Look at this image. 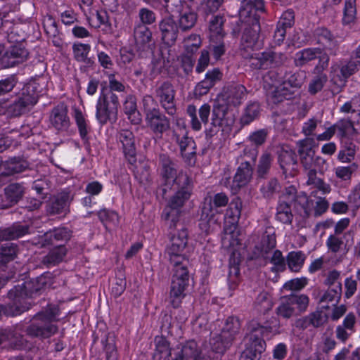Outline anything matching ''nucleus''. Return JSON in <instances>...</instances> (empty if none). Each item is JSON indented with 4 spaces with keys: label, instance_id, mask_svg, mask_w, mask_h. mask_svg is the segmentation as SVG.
<instances>
[{
    "label": "nucleus",
    "instance_id": "nucleus-1",
    "mask_svg": "<svg viewBox=\"0 0 360 360\" xmlns=\"http://www.w3.org/2000/svg\"><path fill=\"white\" fill-rule=\"evenodd\" d=\"M172 186L176 192L170 198L162 214V219L167 221L171 229L178 226L181 208L191 195L192 181L186 172L181 170L179 175L176 176Z\"/></svg>",
    "mask_w": 360,
    "mask_h": 360
},
{
    "label": "nucleus",
    "instance_id": "nucleus-2",
    "mask_svg": "<svg viewBox=\"0 0 360 360\" xmlns=\"http://www.w3.org/2000/svg\"><path fill=\"white\" fill-rule=\"evenodd\" d=\"M42 280V278H39L36 280L25 281L11 289L8 293L11 302L6 307L7 314L11 316H17L28 310L31 307L28 300L39 294L43 289Z\"/></svg>",
    "mask_w": 360,
    "mask_h": 360
},
{
    "label": "nucleus",
    "instance_id": "nucleus-3",
    "mask_svg": "<svg viewBox=\"0 0 360 360\" xmlns=\"http://www.w3.org/2000/svg\"><path fill=\"white\" fill-rule=\"evenodd\" d=\"M270 333V328L263 326L256 321H250L244 339L246 347L242 352L240 360H259L262 353L266 349L264 338Z\"/></svg>",
    "mask_w": 360,
    "mask_h": 360
},
{
    "label": "nucleus",
    "instance_id": "nucleus-4",
    "mask_svg": "<svg viewBox=\"0 0 360 360\" xmlns=\"http://www.w3.org/2000/svg\"><path fill=\"white\" fill-rule=\"evenodd\" d=\"M58 315V309L56 307H49L38 312L33 316L31 324L26 328L27 335L42 339L53 336L58 330V326L53 323L57 320Z\"/></svg>",
    "mask_w": 360,
    "mask_h": 360
},
{
    "label": "nucleus",
    "instance_id": "nucleus-5",
    "mask_svg": "<svg viewBox=\"0 0 360 360\" xmlns=\"http://www.w3.org/2000/svg\"><path fill=\"white\" fill-rule=\"evenodd\" d=\"M170 243L166 248V255L169 263L172 266H176L182 263H188L184 250L188 243L187 229L178 222L176 228L170 229Z\"/></svg>",
    "mask_w": 360,
    "mask_h": 360
},
{
    "label": "nucleus",
    "instance_id": "nucleus-6",
    "mask_svg": "<svg viewBox=\"0 0 360 360\" xmlns=\"http://www.w3.org/2000/svg\"><path fill=\"white\" fill-rule=\"evenodd\" d=\"M305 73L302 71L286 72L282 77V82L271 91L273 102L280 103L284 99H290L302 86L305 80Z\"/></svg>",
    "mask_w": 360,
    "mask_h": 360
},
{
    "label": "nucleus",
    "instance_id": "nucleus-7",
    "mask_svg": "<svg viewBox=\"0 0 360 360\" xmlns=\"http://www.w3.org/2000/svg\"><path fill=\"white\" fill-rule=\"evenodd\" d=\"M188 263H182L174 267V274L169 291V302L174 308H179L186 297V290L189 283Z\"/></svg>",
    "mask_w": 360,
    "mask_h": 360
},
{
    "label": "nucleus",
    "instance_id": "nucleus-8",
    "mask_svg": "<svg viewBox=\"0 0 360 360\" xmlns=\"http://www.w3.org/2000/svg\"><path fill=\"white\" fill-rule=\"evenodd\" d=\"M228 202L229 198L224 193L215 194L212 199H205L199 220V227L202 231L207 233L212 226L217 224L218 219L216 217L219 212L217 208L226 206Z\"/></svg>",
    "mask_w": 360,
    "mask_h": 360
},
{
    "label": "nucleus",
    "instance_id": "nucleus-9",
    "mask_svg": "<svg viewBox=\"0 0 360 360\" xmlns=\"http://www.w3.org/2000/svg\"><path fill=\"white\" fill-rule=\"evenodd\" d=\"M259 15L253 18H243L247 27L244 29L240 46V51L242 57L250 56V52L257 51L262 46L259 41L260 25Z\"/></svg>",
    "mask_w": 360,
    "mask_h": 360
},
{
    "label": "nucleus",
    "instance_id": "nucleus-10",
    "mask_svg": "<svg viewBox=\"0 0 360 360\" xmlns=\"http://www.w3.org/2000/svg\"><path fill=\"white\" fill-rule=\"evenodd\" d=\"M119 100L117 96L111 91L102 90L98 98L96 108V117L101 124L117 119Z\"/></svg>",
    "mask_w": 360,
    "mask_h": 360
},
{
    "label": "nucleus",
    "instance_id": "nucleus-11",
    "mask_svg": "<svg viewBox=\"0 0 360 360\" xmlns=\"http://www.w3.org/2000/svg\"><path fill=\"white\" fill-rule=\"evenodd\" d=\"M296 145L300 163L305 172L316 167L319 168V170L324 169V166L327 165L326 161L320 156H315V151L313 150L314 146L313 138H304L298 141Z\"/></svg>",
    "mask_w": 360,
    "mask_h": 360
},
{
    "label": "nucleus",
    "instance_id": "nucleus-12",
    "mask_svg": "<svg viewBox=\"0 0 360 360\" xmlns=\"http://www.w3.org/2000/svg\"><path fill=\"white\" fill-rule=\"evenodd\" d=\"M319 59L317 65L315 66L314 73H320L326 70L329 65V55L323 53L320 48H307L304 49L295 55V65L297 67H303L315 59Z\"/></svg>",
    "mask_w": 360,
    "mask_h": 360
},
{
    "label": "nucleus",
    "instance_id": "nucleus-13",
    "mask_svg": "<svg viewBox=\"0 0 360 360\" xmlns=\"http://www.w3.org/2000/svg\"><path fill=\"white\" fill-rule=\"evenodd\" d=\"M230 108L223 100L217 99L212 110L210 129L211 133L216 134L220 129L224 130L225 128L233 124L234 117L230 112Z\"/></svg>",
    "mask_w": 360,
    "mask_h": 360
},
{
    "label": "nucleus",
    "instance_id": "nucleus-14",
    "mask_svg": "<svg viewBox=\"0 0 360 360\" xmlns=\"http://www.w3.org/2000/svg\"><path fill=\"white\" fill-rule=\"evenodd\" d=\"M37 94L32 85H27L19 92L13 103L8 108V112L13 117H18L26 112L30 106L37 103Z\"/></svg>",
    "mask_w": 360,
    "mask_h": 360
},
{
    "label": "nucleus",
    "instance_id": "nucleus-15",
    "mask_svg": "<svg viewBox=\"0 0 360 360\" xmlns=\"http://www.w3.org/2000/svg\"><path fill=\"white\" fill-rule=\"evenodd\" d=\"M154 96L167 114L174 115L176 113V90L170 82H157L154 90Z\"/></svg>",
    "mask_w": 360,
    "mask_h": 360
},
{
    "label": "nucleus",
    "instance_id": "nucleus-16",
    "mask_svg": "<svg viewBox=\"0 0 360 360\" xmlns=\"http://www.w3.org/2000/svg\"><path fill=\"white\" fill-rule=\"evenodd\" d=\"M276 240L275 232L272 228H268L262 234L259 243H258L252 251V259L262 258L267 259L276 248Z\"/></svg>",
    "mask_w": 360,
    "mask_h": 360
},
{
    "label": "nucleus",
    "instance_id": "nucleus-17",
    "mask_svg": "<svg viewBox=\"0 0 360 360\" xmlns=\"http://www.w3.org/2000/svg\"><path fill=\"white\" fill-rule=\"evenodd\" d=\"M116 138L119 144L121 145L123 153L131 164L136 161V147L135 143V136L132 131L128 129L120 130Z\"/></svg>",
    "mask_w": 360,
    "mask_h": 360
},
{
    "label": "nucleus",
    "instance_id": "nucleus-18",
    "mask_svg": "<svg viewBox=\"0 0 360 360\" xmlns=\"http://www.w3.org/2000/svg\"><path fill=\"white\" fill-rule=\"evenodd\" d=\"M29 51L24 44L11 45L1 58L2 64L5 68L13 67L26 61Z\"/></svg>",
    "mask_w": 360,
    "mask_h": 360
},
{
    "label": "nucleus",
    "instance_id": "nucleus-19",
    "mask_svg": "<svg viewBox=\"0 0 360 360\" xmlns=\"http://www.w3.org/2000/svg\"><path fill=\"white\" fill-rule=\"evenodd\" d=\"M146 122L152 132L158 138L170 128V122L160 110H155L146 117Z\"/></svg>",
    "mask_w": 360,
    "mask_h": 360
},
{
    "label": "nucleus",
    "instance_id": "nucleus-20",
    "mask_svg": "<svg viewBox=\"0 0 360 360\" xmlns=\"http://www.w3.org/2000/svg\"><path fill=\"white\" fill-rule=\"evenodd\" d=\"M252 174L253 169L251 162L247 160L241 162L233 179L232 192L236 193L241 188L247 186L252 179Z\"/></svg>",
    "mask_w": 360,
    "mask_h": 360
},
{
    "label": "nucleus",
    "instance_id": "nucleus-21",
    "mask_svg": "<svg viewBox=\"0 0 360 360\" xmlns=\"http://www.w3.org/2000/svg\"><path fill=\"white\" fill-rule=\"evenodd\" d=\"M246 92V88L243 85L233 84L228 86L217 99L223 100L229 108L237 106L242 103Z\"/></svg>",
    "mask_w": 360,
    "mask_h": 360
},
{
    "label": "nucleus",
    "instance_id": "nucleus-22",
    "mask_svg": "<svg viewBox=\"0 0 360 360\" xmlns=\"http://www.w3.org/2000/svg\"><path fill=\"white\" fill-rule=\"evenodd\" d=\"M278 162L284 174L294 175L297 165V155L294 150L288 147L281 148L278 152Z\"/></svg>",
    "mask_w": 360,
    "mask_h": 360
},
{
    "label": "nucleus",
    "instance_id": "nucleus-23",
    "mask_svg": "<svg viewBox=\"0 0 360 360\" xmlns=\"http://www.w3.org/2000/svg\"><path fill=\"white\" fill-rule=\"evenodd\" d=\"M159 28L164 43L168 45L174 44L180 30L174 17L168 16L163 18L159 23Z\"/></svg>",
    "mask_w": 360,
    "mask_h": 360
},
{
    "label": "nucleus",
    "instance_id": "nucleus-24",
    "mask_svg": "<svg viewBox=\"0 0 360 360\" xmlns=\"http://www.w3.org/2000/svg\"><path fill=\"white\" fill-rule=\"evenodd\" d=\"M49 120L51 124L58 131H66L70 126V119L68 116V107L60 103L53 108L51 112Z\"/></svg>",
    "mask_w": 360,
    "mask_h": 360
},
{
    "label": "nucleus",
    "instance_id": "nucleus-25",
    "mask_svg": "<svg viewBox=\"0 0 360 360\" xmlns=\"http://www.w3.org/2000/svg\"><path fill=\"white\" fill-rule=\"evenodd\" d=\"M159 162L161 167V174L166 184L171 182L174 184V179L179 175L177 172V165L170 157L166 154L159 155Z\"/></svg>",
    "mask_w": 360,
    "mask_h": 360
},
{
    "label": "nucleus",
    "instance_id": "nucleus-26",
    "mask_svg": "<svg viewBox=\"0 0 360 360\" xmlns=\"http://www.w3.org/2000/svg\"><path fill=\"white\" fill-rule=\"evenodd\" d=\"M71 198L69 193H60L47 204L46 211L51 215L66 213Z\"/></svg>",
    "mask_w": 360,
    "mask_h": 360
},
{
    "label": "nucleus",
    "instance_id": "nucleus-27",
    "mask_svg": "<svg viewBox=\"0 0 360 360\" xmlns=\"http://www.w3.org/2000/svg\"><path fill=\"white\" fill-rule=\"evenodd\" d=\"M356 322V316L354 313H349L344 318L342 324L338 325L335 328L336 338L342 342H345L355 331Z\"/></svg>",
    "mask_w": 360,
    "mask_h": 360
},
{
    "label": "nucleus",
    "instance_id": "nucleus-28",
    "mask_svg": "<svg viewBox=\"0 0 360 360\" xmlns=\"http://www.w3.org/2000/svg\"><path fill=\"white\" fill-rule=\"evenodd\" d=\"M134 39L137 48L141 51H146L151 48L152 32L144 25H139L134 30Z\"/></svg>",
    "mask_w": 360,
    "mask_h": 360
},
{
    "label": "nucleus",
    "instance_id": "nucleus-29",
    "mask_svg": "<svg viewBox=\"0 0 360 360\" xmlns=\"http://www.w3.org/2000/svg\"><path fill=\"white\" fill-rule=\"evenodd\" d=\"M179 15L178 25L182 32H186L192 29L198 20L197 13L189 6H184V8Z\"/></svg>",
    "mask_w": 360,
    "mask_h": 360
},
{
    "label": "nucleus",
    "instance_id": "nucleus-30",
    "mask_svg": "<svg viewBox=\"0 0 360 360\" xmlns=\"http://www.w3.org/2000/svg\"><path fill=\"white\" fill-rule=\"evenodd\" d=\"M176 350L173 360H197L199 355L198 345L194 340H189L179 346Z\"/></svg>",
    "mask_w": 360,
    "mask_h": 360
},
{
    "label": "nucleus",
    "instance_id": "nucleus-31",
    "mask_svg": "<svg viewBox=\"0 0 360 360\" xmlns=\"http://www.w3.org/2000/svg\"><path fill=\"white\" fill-rule=\"evenodd\" d=\"M174 136L184 158H191L195 155V143L191 137H188L187 134L181 136L177 134H174Z\"/></svg>",
    "mask_w": 360,
    "mask_h": 360
},
{
    "label": "nucleus",
    "instance_id": "nucleus-32",
    "mask_svg": "<svg viewBox=\"0 0 360 360\" xmlns=\"http://www.w3.org/2000/svg\"><path fill=\"white\" fill-rule=\"evenodd\" d=\"M264 8L262 0H243V7L240 11V18H253L259 15V12H263Z\"/></svg>",
    "mask_w": 360,
    "mask_h": 360
},
{
    "label": "nucleus",
    "instance_id": "nucleus-33",
    "mask_svg": "<svg viewBox=\"0 0 360 360\" xmlns=\"http://www.w3.org/2000/svg\"><path fill=\"white\" fill-rule=\"evenodd\" d=\"M240 328V323L239 320L235 317H229L223 327L221 335L222 338L226 340V343H232L236 336L238 334Z\"/></svg>",
    "mask_w": 360,
    "mask_h": 360
},
{
    "label": "nucleus",
    "instance_id": "nucleus-34",
    "mask_svg": "<svg viewBox=\"0 0 360 360\" xmlns=\"http://www.w3.org/2000/svg\"><path fill=\"white\" fill-rule=\"evenodd\" d=\"M250 56L243 57L248 59L249 65L253 70L267 69L269 68V55L268 51L256 52V51L250 52Z\"/></svg>",
    "mask_w": 360,
    "mask_h": 360
},
{
    "label": "nucleus",
    "instance_id": "nucleus-35",
    "mask_svg": "<svg viewBox=\"0 0 360 360\" xmlns=\"http://www.w3.org/2000/svg\"><path fill=\"white\" fill-rule=\"evenodd\" d=\"M27 225L14 224L0 231L1 240H11L20 238L28 233Z\"/></svg>",
    "mask_w": 360,
    "mask_h": 360
},
{
    "label": "nucleus",
    "instance_id": "nucleus-36",
    "mask_svg": "<svg viewBox=\"0 0 360 360\" xmlns=\"http://www.w3.org/2000/svg\"><path fill=\"white\" fill-rule=\"evenodd\" d=\"M342 292V286L341 282H338L335 287L328 288L322 295L319 302L321 304H330L331 305L338 304L340 302Z\"/></svg>",
    "mask_w": 360,
    "mask_h": 360
},
{
    "label": "nucleus",
    "instance_id": "nucleus-37",
    "mask_svg": "<svg viewBox=\"0 0 360 360\" xmlns=\"http://www.w3.org/2000/svg\"><path fill=\"white\" fill-rule=\"evenodd\" d=\"M359 165L353 162L348 166H338L334 168L335 178L340 183L345 185L349 184L352 180V174L358 169Z\"/></svg>",
    "mask_w": 360,
    "mask_h": 360
},
{
    "label": "nucleus",
    "instance_id": "nucleus-38",
    "mask_svg": "<svg viewBox=\"0 0 360 360\" xmlns=\"http://www.w3.org/2000/svg\"><path fill=\"white\" fill-rule=\"evenodd\" d=\"M305 173L307 177V185L312 186L323 194H328L331 191L330 186L326 183L323 179L317 176L316 168L310 169Z\"/></svg>",
    "mask_w": 360,
    "mask_h": 360
},
{
    "label": "nucleus",
    "instance_id": "nucleus-39",
    "mask_svg": "<svg viewBox=\"0 0 360 360\" xmlns=\"http://www.w3.org/2000/svg\"><path fill=\"white\" fill-rule=\"evenodd\" d=\"M242 201L239 198H235L229 203L226 211L225 219L231 225H236L241 214Z\"/></svg>",
    "mask_w": 360,
    "mask_h": 360
},
{
    "label": "nucleus",
    "instance_id": "nucleus-40",
    "mask_svg": "<svg viewBox=\"0 0 360 360\" xmlns=\"http://www.w3.org/2000/svg\"><path fill=\"white\" fill-rule=\"evenodd\" d=\"M153 360H161L171 355L169 342L163 336H156L154 340Z\"/></svg>",
    "mask_w": 360,
    "mask_h": 360
},
{
    "label": "nucleus",
    "instance_id": "nucleus-41",
    "mask_svg": "<svg viewBox=\"0 0 360 360\" xmlns=\"http://www.w3.org/2000/svg\"><path fill=\"white\" fill-rule=\"evenodd\" d=\"M66 253V248L63 245H58L44 257L42 262L48 267L55 266L63 260Z\"/></svg>",
    "mask_w": 360,
    "mask_h": 360
},
{
    "label": "nucleus",
    "instance_id": "nucleus-42",
    "mask_svg": "<svg viewBox=\"0 0 360 360\" xmlns=\"http://www.w3.org/2000/svg\"><path fill=\"white\" fill-rule=\"evenodd\" d=\"M45 240L49 243L53 244L56 242H67L71 238V231L66 227H58L46 233Z\"/></svg>",
    "mask_w": 360,
    "mask_h": 360
},
{
    "label": "nucleus",
    "instance_id": "nucleus-43",
    "mask_svg": "<svg viewBox=\"0 0 360 360\" xmlns=\"http://www.w3.org/2000/svg\"><path fill=\"white\" fill-rule=\"evenodd\" d=\"M285 297L290 304L295 309L297 314L307 310L309 302V299L307 295L304 294L291 293Z\"/></svg>",
    "mask_w": 360,
    "mask_h": 360
},
{
    "label": "nucleus",
    "instance_id": "nucleus-44",
    "mask_svg": "<svg viewBox=\"0 0 360 360\" xmlns=\"http://www.w3.org/2000/svg\"><path fill=\"white\" fill-rule=\"evenodd\" d=\"M4 191L5 196L9 202L8 206H12L22 198L25 188L22 184L13 183L6 186Z\"/></svg>",
    "mask_w": 360,
    "mask_h": 360
},
{
    "label": "nucleus",
    "instance_id": "nucleus-45",
    "mask_svg": "<svg viewBox=\"0 0 360 360\" xmlns=\"http://www.w3.org/2000/svg\"><path fill=\"white\" fill-rule=\"evenodd\" d=\"M11 330V335L8 338L9 347L13 349H22L27 345V341L20 334L22 329L19 326L8 328Z\"/></svg>",
    "mask_w": 360,
    "mask_h": 360
},
{
    "label": "nucleus",
    "instance_id": "nucleus-46",
    "mask_svg": "<svg viewBox=\"0 0 360 360\" xmlns=\"http://www.w3.org/2000/svg\"><path fill=\"white\" fill-rule=\"evenodd\" d=\"M290 203H288L283 200H279L276 207V219L283 224H290L292 221L293 215L292 214Z\"/></svg>",
    "mask_w": 360,
    "mask_h": 360
},
{
    "label": "nucleus",
    "instance_id": "nucleus-47",
    "mask_svg": "<svg viewBox=\"0 0 360 360\" xmlns=\"http://www.w3.org/2000/svg\"><path fill=\"white\" fill-rule=\"evenodd\" d=\"M342 0H331L333 4H338ZM356 0H344V10L342 22L344 24H350L356 19Z\"/></svg>",
    "mask_w": 360,
    "mask_h": 360
},
{
    "label": "nucleus",
    "instance_id": "nucleus-48",
    "mask_svg": "<svg viewBox=\"0 0 360 360\" xmlns=\"http://www.w3.org/2000/svg\"><path fill=\"white\" fill-rule=\"evenodd\" d=\"M274 161L273 155L268 152H264L260 156L257 166V175L258 178H265L269 174L272 162Z\"/></svg>",
    "mask_w": 360,
    "mask_h": 360
},
{
    "label": "nucleus",
    "instance_id": "nucleus-49",
    "mask_svg": "<svg viewBox=\"0 0 360 360\" xmlns=\"http://www.w3.org/2000/svg\"><path fill=\"white\" fill-rule=\"evenodd\" d=\"M74 119L79 130L80 137L83 140L87 139V135L90 131V126L82 112L75 108L74 110Z\"/></svg>",
    "mask_w": 360,
    "mask_h": 360
},
{
    "label": "nucleus",
    "instance_id": "nucleus-50",
    "mask_svg": "<svg viewBox=\"0 0 360 360\" xmlns=\"http://www.w3.org/2000/svg\"><path fill=\"white\" fill-rule=\"evenodd\" d=\"M6 39L12 45L25 44L26 34L22 30L20 25H13L7 33Z\"/></svg>",
    "mask_w": 360,
    "mask_h": 360
},
{
    "label": "nucleus",
    "instance_id": "nucleus-51",
    "mask_svg": "<svg viewBox=\"0 0 360 360\" xmlns=\"http://www.w3.org/2000/svg\"><path fill=\"white\" fill-rule=\"evenodd\" d=\"M224 19L221 16H214L210 22V32L211 41L221 39L224 36L223 31Z\"/></svg>",
    "mask_w": 360,
    "mask_h": 360
},
{
    "label": "nucleus",
    "instance_id": "nucleus-52",
    "mask_svg": "<svg viewBox=\"0 0 360 360\" xmlns=\"http://www.w3.org/2000/svg\"><path fill=\"white\" fill-rule=\"evenodd\" d=\"M305 258L304 254L301 251L289 252L286 259L288 268L292 271L298 272L302 267Z\"/></svg>",
    "mask_w": 360,
    "mask_h": 360
},
{
    "label": "nucleus",
    "instance_id": "nucleus-53",
    "mask_svg": "<svg viewBox=\"0 0 360 360\" xmlns=\"http://www.w3.org/2000/svg\"><path fill=\"white\" fill-rule=\"evenodd\" d=\"M333 127L335 131H338V136L340 139L347 137L355 130L352 121L349 118L338 120Z\"/></svg>",
    "mask_w": 360,
    "mask_h": 360
},
{
    "label": "nucleus",
    "instance_id": "nucleus-54",
    "mask_svg": "<svg viewBox=\"0 0 360 360\" xmlns=\"http://www.w3.org/2000/svg\"><path fill=\"white\" fill-rule=\"evenodd\" d=\"M272 300L269 294L266 291L261 292L255 302V308L260 313L265 314L271 309Z\"/></svg>",
    "mask_w": 360,
    "mask_h": 360
},
{
    "label": "nucleus",
    "instance_id": "nucleus-55",
    "mask_svg": "<svg viewBox=\"0 0 360 360\" xmlns=\"http://www.w3.org/2000/svg\"><path fill=\"white\" fill-rule=\"evenodd\" d=\"M329 252L336 254L346 250V244L343 238L338 235L331 234L328 236L326 242Z\"/></svg>",
    "mask_w": 360,
    "mask_h": 360
},
{
    "label": "nucleus",
    "instance_id": "nucleus-56",
    "mask_svg": "<svg viewBox=\"0 0 360 360\" xmlns=\"http://www.w3.org/2000/svg\"><path fill=\"white\" fill-rule=\"evenodd\" d=\"M260 108L258 103H249L245 109V112L240 118L243 124L247 125L256 119L259 114Z\"/></svg>",
    "mask_w": 360,
    "mask_h": 360
},
{
    "label": "nucleus",
    "instance_id": "nucleus-57",
    "mask_svg": "<svg viewBox=\"0 0 360 360\" xmlns=\"http://www.w3.org/2000/svg\"><path fill=\"white\" fill-rule=\"evenodd\" d=\"M276 313L278 316L286 319L297 314L285 297L281 299L279 305L276 309Z\"/></svg>",
    "mask_w": 360,
    "mask_h": 360
},
{
    "label": "nucleus",
    "instance_id": "nucleus-58",
    "mask_svg": "<svg viewBox=\"0 0 360 360\" xmlns=\"http://www.w3.org/2000/svg\"><path fill=\"white\" fill-rule=\"evenodd\" d=\"M164 2L165 11L172 17L181 12L184 6L188 5L186 1L182 0H164Z\"/></svg>",
    "mask_w": 360,
    "mask_h": 360
},
{
    "label": "nucleus",
    "instance_id": "nucleus-59",
    "mask_svg": "<svg viewBox=\"0 0 360 360\" xmlns=\"http://www.w3.org/2000/svg\"><path fill=\"white\" fill-rule=\"evenodd\" d=\"M280 188L278 180L272 178L262 186L260 191L264 198H271L279 191Z\"/></svg>",
    "mask_w": 360,
    "mask_h": 360
},
{
    "label": "nucleus",
    "instance_id": "nucleus-60",
    "mask_svg": "<svg viewBox=\"0 0 360 360\" xmlns=\"http://www.w3.org/2000/svg\"><path fill=\"white\" fill-rule=\"evenodd\" d=\"M264 86L266 89L274 88V90L276 86L282 82V77L276 70H270L267 72L263 77Z\"/></svg>",
    "mask_w": 360,
    "mask_h": 360
},
{
    "label": "nucleus",
    "instance_id": "nucleus-61",
    "mask_svg": "<svg viewBox=\"0 0 360 360\" xmlns=\"http://www.w3.org/2000/svg\"><path fill=\"white\" fill-rule=\"evenodd\" d=\"M91 46L86 44H75L72 50L75 58L79 62H85L88 59V54Z\"/></svg>",
    "mask_w": 360,
    "mask_h": 360
},
{
    "label": "nucleus",
    "instance_id": "nucleus-62",
    "mask_svg": "<svg viewBox=\"0 0 360 360\" xmlns=\"http://www.w3.org/2000/svg\"><path fill=\"white\" fill-rule=\"evenodd\" d=\"M318 74L309 84V92L311 94H316L320 91L328 80L326 74L322 73V72Z\"/></svg>",
    "mask_w": 360,
    "mask_h": 360
},
{
    "label": "nucleus",
    "instance_id": "nucleus-63",
    "mask_svg": "<svg viewBox=\"0 0 360 360\" xmlns=\"http://www.w3.org/2000/svg\"><path fill=\"white\" fill-rule=\"evenodd\" d=\"M309 316V322L314 328H319L323 326L328 319L326 312L322 310H317L311 313Z\"/></svg>",
    "mask_w": 360,
    "mask_h": 360
},
{
    "label": "nucleus",
    "instance_id": "nucleus-64",
    "mask_svg": "<svg viewBox=\"0 0 360 360\" xmlns=\"http://www.w3.org/2000/svg\"><path fill=\"white\" fill-rule=\"evenodd\" d=\"M340 111L343 113L358 112L360 115V98L357 97L352 98L340 107Z\"/></svg>",
    "mask_w": 360,
    "mask_h": 360
}]
</instances>
